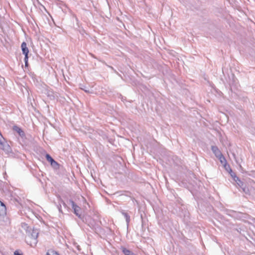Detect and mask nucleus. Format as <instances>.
<instances>
[{"instance_id": "nucleus-21", "label": "nucleus", "mask_w": 255, "mask_h": 255, "mask_svg": "<svg viewBox=\"0 0 255 255\" xmlns=\"http://www.w3.org/2000/svg\"><path fill=\"white\" fill-rule=\"evenodd\" d=\"M14 255H22V254H20L17 251H16L14 253Z\"/></svg>"}, {"instance_id": "nucleus-1", "label": "nucleus", "mask_w": 255, "mask_h": 255, "mask_svg": "<svg viewBox=\"0 0 255 255\" xmlns=\"http://www.w3.org/2000/svg\"><path fill=\"white\" fill-rule=\"evenodd\" d=\"M39 232L37 229H30L28 231V233L27 234L29 238H30L32 241L31 242V246L32 244L36 245L37 243V238L38 236Z\"/></svg>"}, {"instance_id": "nucleus-9", "label": "nucleus", "mask_w": 255, "mask_h": 255, "mask_svg": "<svg viewBox=\"0 0 255 255\" xmlns=\"http://www.w3.org/2000/svg\"><path fill=\"white\" fill-rule=\"evenodd\" d=\"M121 249L122 250L123 253L125 254V255H134V254L129 251L128 249H127L125 247H122Z\"/></svg>"}, {"instance_id": "nucleus-11", "label": "nucleus", "mask_w": 255, "mask_h": 255, "mask_svg": "<svg viewBox=\"0 0 255 255\" xmlns=\"http://www.w3.org/2000/svg\"><path fill=\"white\" fill-rule=\"evenodd\" d=\"M235 181L236 182L238 186L241 188L243 187V186L245 185V184L242 181H241L239 178H237V179L235 180Z\"/></svg>"}, {"instance_id": "nucleus-16", "label": "nucleus", "mask_w": 255, "mask_h": 255, "mask_svg": "<svg viewBox=\"0 0 255 255\" xmlns=\"http://www.w3.org/2000/svg\"><path fill=\"white\" fill-rule=\"evenodd\" d=\"M242 189L243 190V191L246 194H250V191H249V189L248 188L246 187V185L245 184V185L243 186V187L242 188Z\"/></svg>"}, {"instance_id": "nucleus-15", "label": "nucleus", "mask_w": 255, "mask_h": 255, "mask_svg": "<svg viewBox=\"0 0 255 255\" xmlns=\"http://www.w3.org/2000/svg\"><path fill=\"white\" fill-rule=\"evenodd\" d=\"M51 165L55 169L59 168V164L54 160L50 163Z\"/></svg>"}, {"instance_id": "nucleus-3", "label": "nucleus", "mask_w": 255, "mask_h": 255, "mask_svg": "<svg viewBox=\"0 0 255 255\" xmlns=\"http://www.w3.org/2000/svg\"><path fill=\"white\" fill-rule=\"evenodd\" d=\"M70 202L71 203L72 207L74 210V213L76 215V216L80 217V208L73 201L70 200Z\"/></svg>"}, {"instance_id": "nucleus-12", "label": "nucleus", "mask_w": 255, "mask_h": 255, "mask_svg": "<svg viewBox=\"0 0 255 255\" xmlns=\"http://www.w3.org/2000/svg\"><path fill=\"white\" fill-rule=\"evenodd\" d=\"M21 227L24 230H25L27 234L28 233V231L30 230V229H31V228L28 227L27 225L25 223H22Z\"/></svg>"}, {"instance_id": "nucleus-7", "label": "nucleus", "mask_w": 255, "mask_h": 255, "mask_svg": "<svg viewBox=\"0 0 255 255\" xmlns=\"http://www.w3.org/2000/svg\"><path fill=\"white\" fill-rule=\"evenodd\" d=\"M22 53L24 55H28L29 50L27 47L26 43L25 42H23L21 45Z\"/></svg>"}, {"instance_id": "nucleus-4", "label": "nucleus", "mask_w": 255, "mask_h": 255, "mask_svg": "<svg viewBox=\"0 0 255 255\" xmlns=\"http://www.w3.org/2000/svg\"><path fill=\"white\" fill-rule=\"evenodd\" d=\"M13 130L18 133V134L21 137H23L24 135V131L19 127L16 126H14L13 127Z\"/></svg>"}, {"instance_id": "nucleus-2", "label": "nucleus", "mask_w": 255, "mask_h": 255, "mask_svg": "<svg viewBox=\"0 0 255 255\" xmlns=\"http://www.w3.org/2000/svg\"><path fill=\"white\" fill-rule=\"evenodd\" d=\"M0 148L4 151L6 153L11 152V148L10 146L4 141L0 143Z\"/></svg>"}, {"instance_id": "nucleus-19", "label": "nucleus", "mask_w": 255, "mask_h": 255, "mask_svg": "<svg viewBox=\"0 0 255 255\" xmlns=\"http://www.w3.org/2000/svg\"><path fill=\"white\" fill-rule=\"evenodd\" d=\"M3 140H4V139L2 137V135L1 134V133L0 132V143L2 142L3 141Z\"/></svg>"}, {"instance_id": "nucleus-20", "label": "nucleus", "mask_w": 255, "mask_h": 255, "mask_svg": "<svg viewBox=\"0 0 255 255\" xmlns=\"http://www.w3.org/2000/svg\"><path fill=\"white\" fill-rule=\"evenodd\" d=\"M25 57H24V62H28V55H24Z\"/></svg>"}, {"instance_id": "nucleus-13", "label": "nucleus", "mask_w": 255, "mask_h": 255, "mask_svg": "<svg viewBox=\"0 0 255 255\" xmlns=\"http://www.w3.org/2000/svg\"><path fill=\"white\" fill-rule=\"evenodd\" d=\"M228 167L230 168V174L231 176L232 177V178L234 179V180H236L237 179V178H238L236 175V174L233 172L232 170V169L230 168L229 165H228Z\"/></svg>"}, {"instance_id": "nucleus-18", "label": "nucleus", "mask_w": 255, "mask_h": 255, "mask_svg": "<svg viewBox=\"0 0 255 255\" xmlns=\"http://www.w3.org/2000/svg\"><path fill=\"white\" fill-rule=\"evenodd\" d=\"M46 160L49 162L50 163L54 160V159L52 158V157L48 154H46Z\"/></svg>"}, {"instance_id": "nucleus-14", "label": "nucleus", "mask_w": 255, "mask_h": 255, "mask_svg": "<svg viewBox=\"0 0 255 255\" xmlns=\"http://www.w3.org/2000/svg\"><path fill=\"white\" fill-rule=\"evenodd\" d=\"M46 255H60L56 252L53 250H49L46 253Z\"/></svg>"}, {"instance_id": "nucleus-8", "label": "nucleus", "mask_w": 255, "mask_h": 255, "mask_svg": "<svg viewBox=\"0 0 255 255\" xmlns=\"http://www.w3.org/2000/svg\"><path fill=\"white\" fill-rule=\"evenodd\" d=\"M221 163L225 166V167L226 168L227 170H228L227 166V161L224 157V156L222 154H221V156H219L217 157Z\"/></svg>"}, {"instance_id": "nucleus-10", "label": "nucleus", "mask_w": 255, "mask_h": 255, "mask_svg": "<svg viewBox=\"0 0 255 255\" xmlns=\"http://www.w3.org/2000/svg\"><path fill=\"white\" fill-rule=\"evenodd\" d=\"M122 214L125 217L126 220V222L127 223V225H128V224L130 221V216L127 213L125 212L124 211H122Z\"/></svg>"}, {"instance_id": "nucleus-6", "label": "nucleus", "mask_w": 255, "mask_h": 255, "mask_svg": "<svg viewBox=\"0 0 255 255\" xmlns=\"http://www.w3.org/2000/svg\"><path fill=\"white\" fill-rule=\"evenodd\" d=\"M6 214V207L5 205L0 201V216H3Z\"/></svg>"}, {"instance_id": "nucleus-17", "label": "nucleus", "mask_w": 255, "mask_h": 255, "mask_svg": "<svg viewBox=\"0 0 255 255\" xmlns=\"http://www.w3.org/2000/svg\"><path fill=\"white\" fill-rule=\"evenodd\" d=\"M81 89L83 90H84L86 93H92L93 92L90 90L89 88H87L86 86H83L82 87H81Z\"/></svg>"}, {"instance_id": "nucleus-5", "label": "nucleus", "mask_w": 255, "mask_h": 255, "mask_svg": "<svg viewBox=\"0 0 255 255\" xmlns=\"http://www.w3.org/2000/svg\"><path fill=\"white\" fill-rule=\"evenodd\" d=\"M211 149L213 152L214 153L216 157L221 156L222 153L217 146H212Z\"/></svg>"}, {"instance_id": "nucleus-22", "label": "nucleus", "mask_w": 255, "mask_h": 255, "mask_svg": "<svg viewBox=\"0 0 255 255\" xmlns=\"http://www.w3.org/2000/svg\"><path fill=\"white\" fill-rule=\"evenodd\" d=\"M25 62V67L28 66V62L26 61V62Z\"/></svg>"}]
</instances>
